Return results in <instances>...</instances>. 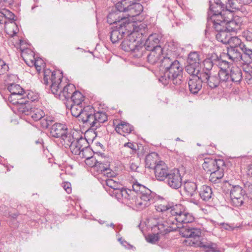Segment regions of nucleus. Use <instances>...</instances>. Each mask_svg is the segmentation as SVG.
Segmentation results:
<instances>
[{
  "label": "nucleus",
  "instance_id": "nucleus-13",
  "mask_svg": "<svg viewBox=\"0 0 252 252\" xmlns=\"http://www.w3.org/2000/svg\"><path fill=\"white\" fill-rule=\"evenodd\" d=\"M132 23H127L124 24V22L120 24L119 27H116L113 29L110 34V39L113 43H116L122 39L126 34L127 32L128 31V28L131 27Z\"/></svg>",
  "mask_w": 252,
  "mask_h": 252
},
{
  "label": "nucleus",
  "instance_id": "nucleus-36",
  "mask_svg": "<svg viewBox=\"0 0 252 252\" xmlns=\"http://www.w3.org/2000/svg\"><path fill=\"white\" fill-rule=\"evenodd\" d=\"M158 158V155L156 153H152L146 157L145 158V165L146 167L154 169L155 166L158 163H157Z\"/></svg>",
  "mask_w": 252,
  "mask_h": 252
},
{
  "label": "nucleus",
  "instance_id": "nucleus-62",
  "mask_svg": "<svg viewBox=\"0 0 252 252\" xmlns=\"http://www.w3.org/2000/svg\"><path fill=\"white\" fill-rule=\"evenodd\" d=\"M118 241L120 242L121 245H122L126 249H130L132 247V246L128 244L126 241L123 240L122 238H118Z\"/></svg>",
  "mask_w": 252,
  "mask_h": 252
},
{
  "label": "nucleus",
  "instance_id": "nucleus-50",
  "mask_svg": "<svg viewBox=\"0 0 252 252\" xmlns=\"http://www.w3.org/2000/svg\"><path fill=\"white\" fill-rule=\"evenodd\" d=\"M189 234L190 235V238L193 239L191 240V241L192 242L191 245L194 246V244L193 243V242H195L197 241H199L200 240L199 237L201 235V231L199 229L190 227V233ZM189 244L191 245L190 243H189Z\"/></svg>",
  "mask_w": 252,
  "mask_h": 252
},
{
  "label": "nucleus",
  "instance_id": "nucleus-43",
  "mask_svg": "<svg viewBox=\"0 0 252 252\" xmlns=\"http://www.w3.org/2000/svg\"><path fill=\"white\" fill-rule=\"evenodd\" d=\"M185 69L188 73L190 75L189 77H192V76H199L200 73H201L199 71V64L188 63Z\"/></svg>",
  "mask_w": 252,
  "mask_h": 252
},
{
  "label": "nucleus",
  "instance_id": "nucleus-5",
  "mask_svg": "<svg viewBox=\"0 0 252 252\" xmlns=\"http://www.w3.org/2000/svg\"><path fill=\"white\" fill-rule=\"evenodd\" d=\"M132 189L137 196L135 195L134 207L143 209L149 206L154 201L155 193L137 181L133 182Z\"/></svg>",
  "mask_w": 252,
  "mask_h": 252
},
{
  "label": "nucleus",
  "instance_id": "nucleus-42",
  "mask_svg": "<svg viewBox=\"0 0 252 252\" xmlns=\"http://www.w3.org/2000/svg\"><path fill=\"white\" fill-rule=\"evenodd\" d=\"M133 129V127L132 126L125 122L121 123L115 127L116 131L120 134H122V132L129 133L131 132Z\"/></svg>",
  "mask_w": 252,
  "mask_h": 252
},
{
  "label": "nucleus",
  "instance_id": "nucleus-61",
  "mask_svg": "<svg viewBox=\"0 0 252 252\" xmlns=\"http://www.w3.org/2000/svg\"><path fill=\"white\" fill-rule=\"evenodd\" d=\"M129 168L131 171L138 172L137 169L139 168V165L138 163L130 160Z\"/></svg>",
  "mask_w": 252,
  "mask_h": 252
},
{
  "label": "nucleus",
  "instance_id": "nucleus-26",
  "mask_svg": "<svg viewBox=\"0 0 252 252\" xmlns=\"http://www.w3.org/2000/svg\"><path fill=\"white\" fill-rule=\"evenodd\" d=\"M160 41L159 36L157 33L152 34L149 36L143 45V50L147 51L156 49L158 47H161L159 45Z\"/></svg>",
  "mask_w": 252,
  "mask_h": 252
},
{
  "label": "nucleus",
  "instance_id": "nucleus-60",
  "mask_svg": "<svg viewBox=\"0 0 252 252\" xmlns=\"http://www.w3.org/2000/svg\"><path fill=\"white\" fill-rule=\"evenodd\" d=\"M35 58H34V59H28V58L24 54V61H25L26 63L29 66H33L34 62L35 61Z\"/></svg>",
  "mask_w": 252,
  "mask_h": 252
},
{
  "label": "nucleus",
  "instance_id": "nucleus-10",
  "mask_svg": "<svg viewBox=\"0 0 252 252\" xmlns=\"http://www.w3.org/2000/svg\"><path fill=\"white\" fill-rule=\"evenodd\" d=\"M231 203L235 207L241 206L248 199L245 190L239 186H234L230 191Z\"/></svg>",
  "mask_w": 252,
  "mask_h": 252
},
{
  "label": "nucleus",
  "instance_id": "nucleus-58",
  "mask_svg": "<svg viewBox=\"0 0 252 252\" xmlns=\"http://www.w3.org/2000/svg\"><path fill=\"white\" fill-rule=\"evenodd\" d=\"M243 36L246 38L247 41H252V32L250 31L247 30L243 32Z\"/></svg>",
  "mask_w": 252,
  "mask_h": 252
},
{
  "label": "nucleus",
  "instance_id": "nucleus-19",
  "mask_svg": "<svg viewBox=\"0 0 252 252\" xmlns=\"http://www.w3.org/2000/svg\"><path fill=\"white\" fill-rule=\"evenodd\" d=\"M195 247L202 248L204 252H221L217 244L206 239H201L199 241L193 242Z\"/></svg>",
  "mask_w": 252,
  "mask_h": 252
},
{
  "label": "nucleus",
  "instance_id": "nucleus-57",
  "mask_svg": "<svg viewBox=\"0 0 252 252\" xmlns=\"http://www.w3.org/2000/svg\"><path fill=\"white\" fill-rule=\"evenodd\" d=\"M237 0H228V5L230 8L232 9V11L235 10H239L240 9V5L237 4L236 3Z\"/></svg>",
  "mask_w": 252,
  "mask_h": 252
},
{
  "label": "nucleus",
  "instance_id": "nucleus-30",
  "mask_svg": "<svg viewBox=\"0 0 252 252\" xmlns=\"http://www.w3.org/2000/svg\"><path fill=\"white\" fill-rule=\"evenodd\" d=\"M241 48H227V56L228 59L234 63L240 64L243 62L242 54L240 52Z\"/></svg>",
  "mask_w": 252,
  "mask_h": 252
},
{
  "label": "nucleus",
  "instance_id": "nucleus-9",
  "mask_svg": "<svg viewBox=\"0 0 252 252\" xmlns=\"http://www.w3.org/2000/svg\"><path fill=\"white\" fill-rule=\"evenodd\" d=\"M92 111L89 113L86 119L85 124L89 125L93 129H96L100 126L101 125L107 121V116L105 113L101 111L95 112L92 106Z\"/></svg>",
  "mask_w": 252,
  "mask_h": 252
},
{
  "label": "nucleus",
  "instance_id": "nucleus-31",
  "mask_svg": "<svg viewBox=\"0 0 252 252\" xmlns=\"http://www.w3.org/2000/svg\"><path fill=\"white\" fill-rule=\"evenodd\" d=\"M217 59V53H213L210 56L204 61V69L202 72L212 73V69H216V59Z\"/></svg>",
  "mask_w": 252,
  "mask_h": 252
},
{
  "label": "nucleus",
  "instance_id": "nucleus-37",
  "mask_svg": "<svg viewBox=\"0 0 252 252\" xmlns=\"http://www.w3.org/2000/svg\"><path fill=\"white\" fill-rule=\"evenodd\" d=\"M197 186L195 182L188 181L184 184V189L188 196H193L194 193H197Z\"/></svg>",
  "mask_w": 252,
  "mask_h": 252
},
{
  "label": "nucleus",
  "instance_id": "nucleus-2",
  "mask_svg": "<svg viewBox=\"0 0 252 252\" xmlns=\"http://www.w3.org/2000/svg\"><path fill=\"white\" fill-rule=\"evenodd\" d=\"M62 73L59 71H51L49 69H45L44 71L43 83L49 85L50 90L56 97L63 101L69 102L72 94L75 88L74 85L69 84L62 89Z\"/></svg>",
  "mask_w": 252,
  "mask_h": 252
},
{
  "label": "nucleus",
  "instance_id": "nucleus-1",
  "mask_svg": "<svg viewBox=\"0 0 252 252\" xmlns=\"http://www.w3.org/2000/svg\"><path fill=\"white\" fill-rule=\"evenodd\" d=\"M155 209L158 212L164 214L167 217L158 220L154 227L155 230L158 228L162 233L175 231L181 227V224L191 223L194 220L192 214L181 204H157Z\"/></svg>",
  "mask_w": 252,
  "mask_h": 252
},
{
  "label": "nucleus",
  "instance_id": "nucleus-15",
  "mask_svg": "<svg viewBox=\"0 0 252 252\" xmlns=\"http://www.w3.org/2000/svg\"><path fill=\"white\" fill-rule=\"evenodd\" d=\"M212 27L215 29L217 32L216 33V38L218 41L223 44H226L228 42V39L230 36V32L225 30L224 26L221 23L211 24Z\"/></svg>",
  "mask_w": 252,
  "mask_h": 252
},
{
  "label": "nucleus",
  "instance_id": "nucleus-32",
  "mask_svg": "<svg viewBox=\"0 0 252 252\" xmlns=\"http://www.w3.org/2000/svg\"><path fill=\"white\" fill-rule=\"evenodd\" d=\"M150 53L147 56V60L149 63L152 64H156L161 57L163 49L161 47H158L155 49L149 50Z\"/></svg>",
  "mask_w": 252,
  "mask_h": 252
},
{
  "label": "nucleus",
  "instance_id": "nucleus-52",
  "mask_svg": "<svg viewBox=\"0 0 252 252\" xmlns=\"http://www.w3.org/2000/svg\"><path fill=\"white\" fill-rule=\"evenodd\" d=\"M188 63L199 64V55L197 52H191L188 56Z\"/></svg>",
  "mask_w": 252,
  "mask_h": 252
},
{
  "label": "nucleus",
  "instance_id": "nucleus-25",
  "mask_svg": "<svg viewBox=\"0 0 252 252\" xmlns=\"http://www.w3.org/2000/svg\"><path fill=\"white\" fill-rule=\"evenodd\" d=\"M203 83V80L200 78V75L189 77L188 85L190 92L193 94H197L201 89Z\"/></svg>",
  "mask_w": 252,
  "mask_h": 252
},
{
  "label": "nucleus",
  "instance_id": "nucleus-17",
  "mask_svg": "<svg viewBox=\"0 0 252 252\" xmlns=\"http://www.w3.org/2000/svg\"><path fill=\"white\" fill-rule=\"evenodd\" d=\"M94 164H91L95 170L100 174L105 176L107 178H111L115 176V173L110 168V164L106 162L103 163L101 161H98L94 159Z\"/></svg>",
  "mask_w": 252,
  "mask_h": 252
},
{
  "label": "nucleus",
  "instance_id": "nucleus-6",
  "mask_svg": "<svg viewBox=\"0 0 252 252\" xmlns=\"http://www.w3.org/2000/svg\"><path fill=\"white\" fill-rule=\"evenodd\" d=\"M215 5H210L207 18L208 24L210 26L212 24L221 23L223 19L227 16V12L232 11V9L224 10L225 5L222 1H217Z\"/></svg>",
  "mask_w": 252,
  "mask_h": 252
},
{
  "label": "nucleus",
  "instance_id": "nucleus-38",
  "mask_svg": "<svg viewBox=\"0 0 252 252\" xmlns=\"http://www.w3.org/2000/svg\"><path fill=\"white\" fill-rule=\"evenodd\" d=\"M243 78V74L239 67H233L230 70V80L235 83H239Z\"/></svg>",
  "mask_w": 252,
  "mask_h": 252
},
{
  "label": "nucleus",
  "instance_id": "nucleus-40",
  "mask_svg": "<svg viewBox=\"0 0 252 252\" xmlns=\"http://www.w3.org/2000/svg\"><path fill=\"white\" fill-rule=\"evenodd\" d=\"M241 50L243 52L242 54L243 62L244 63H252V50L247 48L244 44L241 45Z\"/></svg>",
  "mask_w": 252,
  "mask_h": 252
},
{
  "label": "nucleus",
  "instance_id": "nucleus-49",
  "mask_svg": "<svg viewBox=\"0 0 252 252\" xmlns=\"http://www.w3.org/2000/svg\"><path fill=\"white\" fill-rule=\"evenodd\" d=\"M217 59H216V68L220 70H227L229 66V63L221 59L220 55L217 54Z\"/></svg>",
  "mask_w": 252,
  "mask_h": 252
},
{
  "label": "nucleus",
  "instance_id": "nucleus-29",
  "mask_svg": "<svg viewBox=\"0 0 252 252\" xmlns=\"http://www.w3.org/2000/svg\"><path fill=\"white\" fill-rule=\"evenodd\" d=\"M199 194L202 200L204 201L210 202L213 200L214 196L212 188L206 185H203L200 188Z\"/></svg>",
  "mask_w": 252,
  "mask_h": 252
},
{
  "label": "nucleus",
  "instance_id": "nucleus-28",
  "mask_svg": "<svg viewBox=\"0 0 252 252\" xmlns=\"http://www.w3.org/2000/svg\"><path fill=\"white\" fill-rule=\"evenodd\" d=\"M68 130L66 125L61 123H55L50 128L51 135L56 138H60Z\"/></svg>",
  "mask_w": 252,
  "mask_h": 252
},
{
  "label": "nucleus",
  "instance_id": "nucleus-44",
  "mask_svg": "<svg viewBox=\"0 0 252 252\" xmlns=\"http://www.w3.org/2000/svg\"><path fill=\"white\" fill-rule=\"evenodd\" d=\"M155 226H156V224L154 225V226L152 227V230L155 232L157 231H158V232L155 234H149L146 237V240H147V242L151 243L152 244H155L156 242H157L159 240L160 235H164L167 233H160V232L159 231V230L158 229V228H157L156 230H155L154 229V227Z\"/></svg>",
  "mask_w": 252,
  "mask_h": 252
},
{
  "label": "nucleus",
  "instance_id": "nucleus-27",
  "mask_svg": "<svg viewBox=\"0 0 252 252\" xmlns=\"http://www.w3.org/2000/svg\"><path fill=\"white\" fill-rule=\"evenodd\" d=\"M18 102L15 105H17V109L19 112L25 115H29L32 110V107L31 105L29 100H27L25 97L22 99H19Z\"/></svg>",
  "mask_w": 252,
  "mask_h": 252
},
{
  "label": "nucleus",
  "instance_id": "nucleus-18",
  "mask_svg": "<svg viewBox=\"0 0 252 252\" xmlns=\"http://www.w3.org/2000/svg\"><path fill=\"white\" fill-rule=\"evenodd\" d=\"M224 165V162L222 159L206 158L204 159L202 167L206 172L210 173L212 171L220 168V167H223Z\"/></svg>",
  "mask_w": 252,
  "mask_h": 252
},
{
  "label": "nucleus",
  "instance_id": "nucleus-63",
  "mask_svg": "<svg viewBox=\"0 0 252 252\" xmlns=\"http://www.w3.org/2000/svg\"><path fill=\"white\" fill-rule=\"evenodd\" d=\"M13 2V0H0V7L4 6H8L11 4Z\"/></svg>",
  "mask_w": 252,
  "mask_h": 252
},
{
  "label": "nucleus",
  "instance_id": "nucleus-7",
  "mask_svg": "<svg viewBox=\"0 0 252 252\" xmlns=\"http://www.w3.org/2000/svg\"><path fill=\"white\" fill-rule=\"evenodd\" d=\"M135 0H122L115 4L117 9L127 12L126 16L133 17L138 15L143 10V5L139 2Z\"/></svg>",
  "mask_w": 252,
  "mask_h": 252
},
{
  "label": "nucleus",
  "instance_id": "nucleus-3",
  "mask_svg": "<svg viewBox=\"0 0 252 252\" xmlns=\"http://www.w3.org/2000/svg\"><path fill=\"white\" fill-rule=\"evenodd\" d=\"M132 31H128L126 37L122 42V48L126 52H132L135 58H140L143 55V44L141 42L144 32L145 25L132 23Z\"/></svg>",
  "mask_w": 252,
  "mask_h": 252
},
{
  "label": "nucleus",
  "instance_id": "nucleus-45",
  "mask_svg": "<svg viewBox=\"0 0 252 252\" xmlns=\"http://www.w3.org/2000/svg\"><path fill=\"white\" fill-rule=\"evenodd\" d=\"M84 96L82 94L75 90L71 95L69 102H71L72 104H82Z\"/></svg>",
  "mask_w": 252,
  "mask_h": 252
},
{
  "label": "nucleus",
  "instance_id": "nucleus-56",
  "mask_svg": "<svg viewBox=\"0 0 252 252\" xmlns=\"http://www.w3.org/2000/svg\"><path fill=\"white\" fill-rule=\"evenodd\" d=\"M45 63L41 58H37L35 59L34 62L33 66H35L36 69L37 71H40L41 70L42 68L44 67Z\"/></svg>",
  "mask_w": 252,
  "mask_h": 252
},
{
  "label": "nucleus",
  "instance_id": "nucleus-11",
  "mask_svg": "<svg viewBox=\"0 0 252 252\" xmlns=\"http://www.w3.org/2000/svg\"><path fill=\"white\" fill-rule=\"evenodd\" d=\"M7 90L10 93L8 100L12 104H16L19 99L24 97L25 91L18 84H10L7 87Z\"/></svg>",
  "mask_w": 252,
  "mask_h": 252
},
{
  "label": "nucleus",
  "instance_id": "nucleus-48",
  "mask_svg": "<svg viewBox=\"0 0 252 252\" xmlns=\"http://www.w3.org/2000/svg\"><path fill=\"white\" fill-rule=\"evenodd\" d=\"M30 116L34 121H38L45 116L44 111L41 109L33 108Z\"/></svg>",
  "mask_w": 252,
  "mask_h": 252
},
{
  "label": "nucleus",
  "instance_id": "nucleus-33",
  "mask_svg": "<svg viewBox=\"0 0 252 252\" xmlns=\"http://www.w3.org/2000/svg\"><path fill=\"white\" fill-rule=\"evenodd\" d=\"M251 63L242 62L239 64L244 73L243 76L248 84H252V66Z\"/></svg>",
  "mask_w": 252,
  "mask_h": 252
},
{
  "label": "nucleus",
  "instance_id": "nucleus-51",
  "mask_svg": "<svg viewBox=\"0 0 252 252\" xmlns=\"http://www.w3.org/2000/svg\"><path fill=\"white\" fill-rule=\"evenodd\" d=\"M24 94V97H25L27 100H29L30 103L31 102H33L38 100L39 95L37 93L28 91L27 92L25 91Z\"/></svg>",
  "mask_w": 252,
  "mask_h": 252
},
{
  "label": "nucleus",
  "instance_id": "nucleus-39",
  "mask_svg": "<svg viewBox=\"0 0 252 252\" xmlns=\"http://www.w3.org/2000/svg\"><path fill=\"white\" fill-rule=\"evenodd\" d=\"M78 156L82 158H85L87 161L90 159H91V161L93 162L95 159L93 158V151L89 147L88 144L86 146L84 147L83 149L80 152V154H79Z\"/></svg>",
  "mask_w": 252,
  "mask_h": 252
},
{
  "label": "nucleus",
  "instance_id": "nucleus-16",
  "mask_svg": "<svg viewBox=\"0 0 252 252\" xmlns=\"http://www.w3.org/2000/svg\"><path fill=\"white\" fill-rule=\"evenodd\" d=\"M165 179L166 183L172 189H178L182 186V179L178 170L171 171Z\"/></svg>",
  "mask_w": 252,
  "mask_h": 252
},
{
  "label": "nucleus",
  "instance_id": "nucleus-34",
  "mask_svg": "<svg viewBox=\"0 0 252 252\" xmlns=\"http://www.w3.org/2000/svg\"><path fill=\"white\" fill-rule=\"evenodd\" d=\"M105 182L107 186L109 188L108 189H106V190L111 196L113 195V192L114 193L116 189H119L122 187V185L118 182L109 178L105 179Z\"/></svg>",
  "mask_w": 252,
  "mask_h": 252
},
{
  "label": "nucleus",
  "instance_id": "nucleus-54",
  "mask_svg": "<svg viewBox=\"0 0 252 252\" xmlns=\"http://www.w3.org/2000/svg\"><path fill=\"white\" fill-rule=\"evenodd\" d=\"M168 52L170 53H176L177 52V44L174 42H170L166 44L165 46Z\"/></svg>",
  "mask_w": 252,
  "mask_h": 252
},
{
  "label": "nucleus",
  "instance_id": "nucleus-8",
  "mask_svg": "<svg viewBox=\"0 0 252 252\" xmlns=\"http://www.w3.org/2000/svg\"><path fill=\"white\" fill-rule=\"evenodd\" d=\"M135 191L132 189V190L129 189H126L121 187L119 189H116L112 197H114L119 202L126 204L129 207H134L135 203Z\"/></svg>",
  "mask_w": 252,
  "mask_h": 252
},
{
  "label": "nucleus",
  "instance_id": "nucleus-4",
  "mask_svg": "<svg viewBox=\"0 0 252 252\" xmlns=\"http://www.w3.org/2000/svg\"><path fill=\"white\" fill-rule=\"evenodd\" d=\"M160 66L164 70L159 81L163 85H166L172 82L176 85L181 84L183 67L177 60L173 61L169 57H164L160 61Z\"/></svg>",
  "mask_w": 252,
  "mask_h": 252
},
{
  "label": "nucleus",
  "instance_id": "nucleus-14",
  "mask_svg": "<svg viewBox=\"0 0 252 252\" xmlns=\"http://www.w3.org/2000/svg\"><path fill=\"white\" fill-rule=\"evenodd\" d=\"M2 12H3L4 15L5 20H8V22H7V24L5 26V30L7 34L11 36H13L18 31L17 25L13 21L14 15L8 10H3Z\"/></svg>",
  "mask_w": 252,
  "mask_h": 252
},
{
  "label": "nucleus",
  "instance_id": "nucleus-53",
  "mask_svg": "<svg viewBox=\"0 0 252 252\" xmlns=\"http://www.w3.org/2000/svg\"><path fill=\"white\" fill-rule=\"evenodd\" d=\"M135 153L133 152V150L128 148L123 147L121 151V155L124 158H127L129 157H131V156Z\"/></svg>",
  "mask_w": 252,
  "mask_h": 252
},
{
  "label": "nucleus",
  "instance_id": "nucleus-41",
  "mask_svg": "<svg viewBox=\"0 0 252 252\" xmlns=\"http://www.w3.org/2000/svg\"><path fill=\"white\" fill-rule=\"evenodd\" d=\"M60 138L61 139L62 145L66 148H69L70 144H72L75 140V138H74L70 133L68 132V130H66V132H65Z\"/></svg>",
  "mask_w": 252,
  "mask_h": 252
},
{
  "label": "nucleus",
  "instance_id": "nucleus-59",
  "mask_svg": "<svg viewBox=\"0 0 252 252\" xmlns=\"http://www.w3.org/2000/svg\"><path fill=\"white\" fill-rule=\"evenodd\" d=\"M181 232L183 237L188 238H190V235L189 234L190 233V227L183 229Z\"/></svg>",
  "mask_w": 252,
  "mask_h": 252
},
{
  "label": "nucleus",
  "instance_id": "nucleus-46",
  "mask_svg": "<svg viewBox=\"0 0 252 252\" xmlns=\"http://www.w3.org/2000/svg\"><path fill=\"white\" fill-rule=\"evenodd\" d=\"M219 79L220 80V83L231 82L230 73H229L227 70H219L218 74Z\"/></svg>",
  "mask_w": 252,
  "mask_h": 252
},
{
  "label": "nucleus",
  "instance_id": "nucleus-22",
  "mask_svg": "<svg viewBox=\"0 0 252 252\" xmlns=\"http://www.w3.org/2000/svg\"><path fill=\"white\" fill-rule=\"evenodd\" d=\"M232 14L231 12H227L226 17L223 19L221 24L224 26L225 30L230 32H235L240 29V24L235 20H232Z\"/></svg>",
  "mask_w": 252,
  "mask_h": 252
},
{
  "label": "nucleus",
  "instance_id": "nucleus-47",
  "mask_svg": "<svg viewBox=\"0 0 252 252\" xmlns=\"http://www.w3.org/2000/svg\"><path fill=\"white\" fill-rule=\"evenodd\" d=\"M228 40L227 44L229 45V47L227 48H241V45L244 44L242 43L240 39L237 36H230Z\"/></svg>",
  "mask_w": 252,
  "mask_h": 252
},
{
  "label": "nucleus",
  "instance_id": "nucleus-64",
  "mask_svg": "<svg viewBox=\"0 0 252 252\" xmlns=\"http://www.w3.org/2000/svg\"><path fill=\"white\" fill-rule=\"evenodd\" d=\"M63 188L67 193H70L71 192V185L69 183H64Z\"/></svg>",
  "mask_w": 252,
  "mask_h": 252
},
{
  "label": "nucleus",
  "instance_id": "nucleus-23",
  "mask_svg": "<svg viewBox=\"0 0 252 252\" xmlns=\"http://www.w3.org/2000/svg\"><path fill=\"white\" fill-rule=\"evenodd\" d=\"M116 10L113 11L109 13L107 16V22L110 24H117V23H123L124 22L125 24L126 20V15H124V11H120L116 8Z\"/></svg>",
  "mask_w": 252,
  "mask_h": 252
},
{
  "label": "nucleus",
  "instance_id": "nucleus-55",
  "mask_svg": "<svg viewBox=\"0 0 252 252\" xmlns=\"http://www.w3.org/2000/svg\"><path fill=\"white\" fill-rule=\"evenodd\" d=\"M40 120L41 121V126L43 128H48L53 122V120L51 118H44V117Z\"/></svg>",
  "mask_w": 252,
  "mask_h": 252
},
{
  "label": "nucleus",
  "instance_id": "nucleus-12",
  "mask_svg": "<svg viewBox=\"0 0 252 252\" xmlns=\"http://www.w3.org/2000/svg\"><path fill=\"white\" fill-rule=\"evenodd\" d=\"M92 111V106L88 105L83 107L82 104H71L70 105V112L72 115L75 117H79L83 123L85 124L86 119L89 116L88 113Z\"/></svg>",
  "mask_w": 252,
  "mask_h": 252
},
{
  "label": "nucleus",
  "instance_id": "nucleus-20",
  "mask_svg": "<svg viewBox=\"0 0 252 252\" xmlns=\"http://www.w3.org/2000/svg\"><path fill=\"white\" fill-rule=\"evenodd\" d=\"M200 78L203 83H207L211 89L216 88L220 83L217 74H213L212 73L201 72L200 73Z\"/></svg>",
  "mask_w": 252,
  "mask_h": 252
},
{
  "label": "nucleus",
  "instance_id": "nucleus-21",
  "mask_svg": "<svg viewBox=\"0 0 252 252\" xmlns=\"http://www.w3.org/2000/svg\"><path fill=\"white\" fill-rule=\"evenodd\" d=\"M153 169L156 177L159 181H164L170 173L167 165L162 161H159Z\"/></svg>",
  "mask_w": 252,
  "mask_h": 252
},
{
  "label": "nucleus",
  "instance_id": "nucleus-35",
  "mask_svg": "<svg viewBox=\"0 0 252 252\" xmlns=\"http://www.w3.org/2000/svg\"><path fill=\"white\" fill-rule=\"evenodd\" d=\"M210 174V181L213 183H217L223 176V169L222 167H220V168L212 171Z\"/></svg>",
  "mask_w": 252,
  "mask_h": 252
},
{
  "label": "nucleus",
  "instance_id": "nucleus-24",
  "mask_svg": "<svg viewBox=\"0 0 252 252\" xmlns=\"http://www.w3.org/2000/svg\"><path fill=\"white\" fill-rule=\"evenodd\" d=\"M88 144L86 139L82 137L76 138L72 144H70L69 147L71 152L75 155L80 154V152L83 149L84 147Z\"/></svg>",
  "mask_w": 252,
  "mask_h": 252
}]
</instances>
